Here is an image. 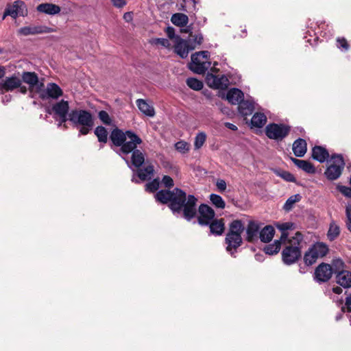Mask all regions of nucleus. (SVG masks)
Wrapping results in <instances>:
<instances>
[{
  "label": "nucleus",
  "mask_w": 351,
  "mask_h": 351,
  "mask_svg": "<svg viewBox=\"0 0 351 351\" xmlns=\"http://www.w3.org/2000/svg\"><path fill=\"white\" fill-rule=\"evenodd\" d=\"M155 197L162 204L169 203V208L173 213H180L183 211V217L188 221L193 219L197 213L196 202L197 199L193 195L186 197V193L178 188L173 191L160 190Z\"/></svg>",
  "instance_id": "nucleus-1"
},
{
  "label": "nucleus",
  "mask_w": 351,
  "mask_h": 351,
  "mask_svg": "<svg viewBox=\"0 0 351 351\" xmlns=\"http://www.w3.org/2000/svg\"><path fill=\"white\" fill-rule=\"evenodd\" d=\"M110 139L114 145L121 147L120 152L123 154H130L137 149L138 145L143 143L142 139L132 131L124 132L119 129L112 131Z\"/></svg>",
  "instance_id": "nucleus-2"
},
{
  "label": "nucleus",
  "mask_w": 351,
  "mask_h": 351,
  "mask_svg": "<svg viewBox=\"0 0 351 351\" xmlns=\"http://www.w3.org/2000/svg\"><path fill=\"white\" fill-rule=\"evenodd\" d=\"M69 121L79 130V135H86L94 125L92 114L84 110H71L69 114Z\"/></svg>",
  "instance_id": "nucleus-3"
},
{
  "label": "nucleus",
  "mask_w": 351,
  "mask_h": 351,
  "mask_svg": "<svg viewBox=\"0 0 351 351\" xmlns=\"http://www.w3.org/2000/svg\"><path fill=\"white\" fill-rule=\"evenodd\" d=\"M303 239L302 234L297 232L288 240L287 245L282 252V261L286 265L295 263L301 256L300 243Z\"/></svg>",
  "instance_id": "nucleus-4"
},
{
  "label": "nucleus",
  "mask_w": 351,
  "mask_h": 351,
  "mask_svg": "<svg viewBox=\"0 0 351 351\" xmlns=\"http://www.w3.org/2000/svg\"><path fill=\"white\" fill-rule=\"evenodd\" d=\"M208 57L209 52L207 51H202L193 54L189 69L195 73L204 74L210 66V62L208 61Z\"/></svg>",
  "instance_id": "nucleus-5"
},
{
  "label": "nucleus",
  "mask_w": 351,
  "mask_h": 351,
  "mask_svg": "<svg viewBox=\"0 0 351 351\" xmlns=\"http://www.w3.org/2000/svg\"><path fill=\"white\" fill-rule=\"evenodd\" d=\"M328 162L329 165L324 173L325 176L330 180H337L341 175L345 166L343 156L341 154H334Z\"/></svg>",
  "instance_id": "nucleus-6"
},
{
  "label": "nucleus",
  "mask_w": 351,
  "mask_h": 351,
  "mask_svg": "<svg viewBox=\"0 0 351 351\" xmlns=\"http://www.w3.org/2000/svg\"><path fill=\"white\" fill-rule=\"evenodd\" d=\"M328 252V246L324 243H316L305 253L304 261L306 265H312L317 258L326 255Z\"/></svg>",
  "instance_id": "nucleus-7"
},
{
  "label": "nucleus",
  "mask_w": 351,
  "mask_h": 351,
  "mask_svg": "<svg viewBox=\"0 0 351 351\" xmlns=\"http://www.w3.org/2000/svg\"><path fill=\"white\" fill-rule=\"evenodd\" d=\"M290 132V127L285 124L270 123L265 128L267 136L275 141H282Z\"/></svg>",
  "instance_id": "nucleus-8"
},
{
  "label": "nucleus",
  "mask_w": 351,
  "mask_h": 351,
  "mask_svg": "<svg viewBox=\"0 0 351 351\" xmlns=\"http://www.w3.org/2000/svg\"><path fill=\"white\" fill-rule=\"evenodd\" d=\"M69 104L67 101L62 99L56 102L51 107V110L54 113V118L58 119V126L61 127L64 124V128H66L65 123L69 120Z\"/></svg>",
  "instance_id": "nucleus-9"
},
{
  "label": "nucleus",
  "mask_w": 351,
  "mask_h": 351,
  "mask_svg": "<svg viewBox=\"0 0 351 351\" xmlns=\"http://www.w3.org/2000/svg\"><path fill=\"white\" fill-rule=\"evenodd\" d=\"M39 96L42 99H58L63 95L61 88L55 83L47 84L45 88L44 87L38 90Z\"/></svg>",
  "instance_id": "nucleus-10"
},
{
  "label": "nucleus",
  "mask_w": 351,
  "mask_h": 351,
  "mask_svg": "<svg viewBox=\"0 0 351 351\" xmlns=\"http://www.w3.org/2000/svg\"><path fill=\"white\" fill-rule=\"evenodd\" d=\"M206 80L208 86L215 89H226L229 85V80L225 75L208 73Z\"/></svg>",
  "instance_id": "nucleus-11"
},
{
  "label": "nucleus",
  "mask_w": 351,
  "mask_h": 351,
  "mask_svg": "<svg viewBox=\"0 0 351 351\" xmlns=\"http://www.w3.org/2000/svg\"><path fill=\"white\" fill-rule=\"evenodd\" d=\"M22 84V80L19 73L6 77L0 82L1 91H13Z\"/></svg>",
  "instance_id": "nucleus-12"
},
{
  "label": "nucleus",
  "mask_w": 351,
  "mask_h": 351,
  "mask_svg": "<svg viewBox=\"0 0 351 351\" xmlns=\"http://www.w3.org/2000/svg\"><path fill=\"white\" fill-rule=\"evenodd\" d=\"M198 212V222L200 225H208L214 219L215 215V211L207 204H201L199 207Z\"/></svg>",
  "instance_id": "nucleus-13"
},
{
  "label": "nucleus",
  "mask_w": 351,
  "mask_h": 351,
  "mask_svg": "<svg viewBox=\"0 0 351 351\" xmlns=\"http://www.w3.org/2000/svg\"><path fill=\"white\" fill-rule=\"evenodd\" d=\"M22 82L27 84L32 90L37 93L44 87V83L40 82L38 75L34 72H23L21 75Z\"/></svg>",
  "instance_id": "nucleus-14"
},
{
  "label": "nucleus",
  "mask_w": 351,
  "mask_h": 351,
  "mask_svg": "<svg viewBox=\"0 0 351 351\" xmlns=\"http://www.w3.org/2000/svg\"><path fill=\"white\" fill-rule=\"evenodd\" d=\"M332 272L330 265L322 263L315 269V278L319 282H327L331 278Z\"/></svg>",
  "instance_id": "nucleus-15"
},
{
  "label": "nucleus",
  "mask_w": 351,
  "mask_h": 351,
  "mask_svg": "<svg viewBox=\"0 0 351 351\" xmlns=\"http://www.w3.org/2000/svg\"><path fill=\"white\" fill-rule=\"evenodd\" d=\"M25 5L22 1H16L14 3L7 8L5 10L3 19L6 16H10L16 19L19 16H23L25 14Z\"/></svg>",
  "instance_id": "nucleus-16"
},
{
  "label": "nucleus",
  "mask_w": 351,
  "mask_h": 351,
  "mask_svg": "<svg viewBox=\"0 0 351 351\" xmlns=\"http://www.w3.org/2000/svg\"><path fill=\"white\" fill-rule=\"evenodd\" d=\"M130 161L126 160L128 167L132 169V166L135 168L141 167L145 160V152L142 149H137L130 152Z\"/></svg>",
  "instance_id": "nucleus-17"
},
{
  "label": "nucleus",
  "mask_w": 351,
  "mask_h": 351,
  "mask_svg": "<svg viewBox=\"0 0 351 351\" xmlns=\"http://www.w3.org/2000/svg\"><path fill=\"white\" fill-rule=\"evenodd\" d=\"M175 45V52L179 55L182 58H185L188 56L189 52L195 49V46H190L189 42L182 39L180 36H177Z\"/></svg>",
  "instance_id": "nucleus-18"
},
{
  "label": "nucleus",
  "mask_w": 351,
  "mask_h": 351,
  "mask_svg": "<svg viewBox=\"0 0 351 351\" xmlns=\"http://www.w3.org/2000/svg\"><path fill=\"white\" fill-rule=\"evenodd\" d=\"M54 29L47 26L36 25L23 27L19 29V34L28 36L31 34H39L53 32Z\"/></svg>",
  "instance_id": "nucleus-19"
},
{
  "label": "nucleus",
  "mask_w": 351,
  "mask_h": 351,
  "mask_svg": "<svg viewBox=\"0 0 351 351\" xmlns=\"http://www.w3.org/2000/svg\"><path fill=\"white\" fill-rule=\"evenodd\" d=\"M226 242L228 245L226 247L227 251L233 254L232 250H235L242 243L241 236L239 234L228 232L226 237Z\"/></svg>",
  "instance_id": "nucleus-20"
},
{
  "label": "nucleus",
  "mask_w": 351,
  "mask_h": 351,
  "mask_svg": "<svg viewBox=\"0 0 351 351\" xmlns=\"http://www.w3.org/2000/svg\"><path fill=\"white\" fill-rule=\"evenodd\" d=\"M255 108L256 107L254 101L250 99H243L239 104L238 107L239 113L243 117L250 115L255 110Z\"/></svg>",
  "instance_id": "nucleus-21"
},
{
  "label": "nucleus",
  "mask_w": 351,
  "mask_h": 351,
  "mask_svg": "<svg viewBox=\"0 0 351 351\" xmlns=\"http://www.w3.org/2000/svg\"><path fill=\"white\" fill-rule=\"evenodd\" d=\"M244 94L239 88L230 89L226 95V99L232 104H239L243 99Z\"/></svg>",
  "instance_id": "nucleus-22"
},
{
  "label": "nucleus",
  "mask_w": 351,
  "mask_h": 351,
  "mask_svg": "<svg viewBox=\"0 0 351 351\" xmlns=\"http://www.w3.org/2000/svg\"><path fill=\"white\" fill-rule=\"evenodd\" d=\"M293 152L296 157H302L306 153L307 144L304 139L298 138L293 143Z\"/></svg>",
  "instance_id": "nucleus-23"
},
{
  "label": "nucleus",
  "mask_w": 351,
  "mask_h": 351,
  "mask_svg": "<svg viewBox=\"0 0 351 351\" xmlns=\"http://www.w3.org/2000/svg\"><path fill=\"white\" fill-rule=\"evenodd\" d=\"M259 230V225L254 221H250L246 228L247 240L250 242L256 240L260 232Z\"/></svg>",
  "instance_id": "nucleus-24"
},
{
  "label": "nucleus",
  "mask_w": 351,
  "mask_h": 351,
  "mask_svg": "<svg viewBox=\"0 0 351 351\" xmlns=\"http://www.w3.org/2000/svg\"><path fill=\"white\" fill-rule=\"evenodd\" d=\"M337 282L344 288L351 287V272L346 270L339 271L336 276Z\"/></svg>",
  "instance_id": "nucleus-25"
},
{
  "label": "nucleus",
  "mask_w": 351,
  "mask_h": 351,
  "mask_svg": "<svg viewBox=\"0 0 351 351\" xmlns=\"http://www.w3.org/2000/svg\"><path fill=\"white\" fill-rule=\"evenodd\" d=\"M312 158L319 162H324L329 158V153L323 147L315 146L312 149Z\"/></svg>",
  "instance_id": "nucleus-26"
},
{
  "label": "nucleus",
  "mask_w": 351,
  "mask_h": 351,
  "mask_svg": "<svg viewBox=\"0 0 351 351\" xmlns=\"http://www.w3.org/2000/svg\"><path fill=\"white\" fill-rule=\"evenodd\" d=\"M154 172V166L152 164L147 165L142 169H139L136 171V176L142 180L145 181L151 179Z\"/></svg>",
  "instance_id": "nucleus-27"
},
{
  "label": "nucleus",
  "mask_w": 351,
  "mask_h": 351,
  "mask_svg": "<svg viewBox=\"0 0 351 351\" xmlns=\"http://www.w3.org/2000/svg\"><path fill=\"white\" fill-rule=\"evenodd\" d=\"M291 161L300 169L308 173H314L315 169L314 166L307 160H299L293 157H291Z\"/></svg>",
  "instance_id": "nucleus-28"
},
{
  "label": "nucleus",
  "mask_w": 351,
  "mask_h": 351,
  "mask_svg": "<svg viewBox=\"0 0 351 351\" xmlns=\"http://www.w3.org/2000/svg\"><path fill=\"white\" fill-rule=\"evenodd\" d=\"M136 105L140 111L146 116L152 117L155 115V110L154 107L147 104L144 99H137Z\"/></svg>",
  "instance_id": "nucleus-29"
},
{
  "label": "nucleus",
  "mask_w": 351,
  "mask_h": 351,
  "mask_svg": "<svg viewBox=\"0 0 351 351\" xmlns=\"http://www.w3.org/2000/svg\"><path fill=\"white\" fill-rule=\"evenodd\" d=\"M37 10L40 12L53 15L59 13L60 8L52 3H41L38 5Z\"/></svg>",
  "instance_id": "nucleus-30"
},
{
  "label": "nucleus",
  "mask_w": 351,
  "mask_h": 351,
  "mask_svg": "<svg viewBox=\"0 0 351 351\" xmlns=\"http://www.w3.org/2000/svg\"><path fill=\"white\" fill-rule=\"evenodd\" d=\"M275 230L271 226H266L259 232V238L262 242L268 243L273 239Z\"/></svg>",
  "instance_id": "nucleus-31"
},
{
  "label": "nucleus",
  "mask_w": 351,
  "mask_h": 351,
  "mask_svg": "<svg viewBox=\"0 0 351 351\" xmlns=\"http://www.w3.org/2000/svg\"><path fill=\"white\" fill-rule=\"evenodd\" d=\"M171 21L176 26L184 27L189 22V18L183 13H176L172 15Z\"/></svg>",
  "instance_id": "nucleus-32"
},
{
  "label": "nucleus",
  "mask_w": 351,
  "mask_h": 351,
  "mask_svg": "<svg viewBox=\"0 0 351 351\" xmlns=\"http://www.w3.org/2000/svg\"><path fill=\"white\" fill-rule=\"evenodd\" d=\"M266 122L267 117L265 115V114L261 112L255 113L251 119L252 126L258 128H261L263 126H264Z\"/></svg>",
  "instance_id": "nucleus-33"
},
{
  "label": "nucleus",
  "mask_w": 351,
  "mask_h": 351,
  "mask_svg": "<svg viewBox=\"0 0 351 351\" xmlns=\"http://www.w3.org/2000/svg\"><path fill=\"white\" fill-rule=\"evenodd\" d=\"M208 225H210V230L212 234L220 235L223 233L224 230V223L222 219L213 220Z\"/></svg>",
  "instance_id": "nucleus-34"
},
{
  "label": "nucleus",
  "mask_w": 351,
  "mask_h": 351,
  "mask_svg": "<svg viewBox=\"0 0 351 351\" xmlns=\"http://www.w3.org/2000/svg\"><path fill=\"white\" fill-rule=\"evenodd\" d=\"M285 242L280 239L279 240H276L274 243L266 245L264 248L265 254L269 255L277 254L280 250L282 243Z\"/></svg>",
  "instance_id": "nucleus-35"
},
{
  "label": "nucleus",
  "mask_w": 351,
  "mask_h": 351,
  "mask_svg": "<svg viewBox=\"0 0 351 351\" xmlns=\"http://www.w3.org/2000/svg\"><path fill=\"white\" fill-rule=\"evenodd\" d=\"M340 234V228L334 221H331L327 232L328 239L330 241L336 239Z\"/></svg>",
  "instance_id": "nucleus-36"
},
{
  "label": "nucleus",
  "mask_w": 351,
  "mask_h": 351,
  "mask_svg": "<svg viewBox=\"0 0 351 351\" xmlns=\"http://www.w3.org/2000/svg\"><path fill=\"white\" fill-rule=\"evenodd\" d=\"M302 197L300 194H295L289 197L284 204L283 208L286 211L291 210L296 202L300 201Z\"/></svg>",
  "instance_id": "nucleus-37"
},
{
  "label": "nucleus",
  "mask_w": 351,
  "mask_h": 351,
  "mask_svg": "<svg viewBox=\"0 0 351 351\" xmlns=\"http://www.w3.org/2000/svg\"><path fill=\"white\" fill-rule=\"evenodd\" d=\"M244 230V226L240 220H234L230 225L229 233L241 234Z\"/></svg>",
  "instance_id": "nucleus-38"
},
{
  "label": "nucleus",
  "mask_w": 351,
  "mask_h": 351,
  "mask_svg": "<svg viewBox=\"0 0 351 351\" xmlns=\"http://www.w3.org/2000/svg\"><path fill=\"white\" fill-rule=\"evenodd\" d=\"M95 134L100 143H106L108 140V132L103 126H98L95 128Z\"/></svg>",
  "instance_id": "nucleus-39"
},
{
  "label": "nucleus",
  "mask_w": 351,
  "mask_h": 351,
  "mask_svg": "<svg viewBox=\"0 0 351 351\" xmlns=\"http://www.w3.org/2000/svg\"><path fill=\"white\" fill-rule=\"evenodd\" d=\"M210 200L211 203L217 208L223 209L226 206V203L224 200L219 195L214 193L210 194Z\"/></svg>",
  "instance_id": "nucleus-40"
},
{
  "label": "nucleus",
  "mask_w": 351,
  "mask_h": 351,
  "mask_svg": "<svg viewBox=\"0 0 351 351\" xmlns=\"http://www.w3.org/2000/svg\"><path fill=\"white\" fill-rule=\"evenodd\" d=\"M186 84L195 90H199L203 88V83L202 81L194 78L190 77L186 80Z\"/></svg>",
  "instance_id": "nucleus-41"
},
{
  "label": "nucleus",
  "mask_w": 351,
  "mask_h": 351,
  "mask_svg": "<svg viewBox=\"0 0 351 351\" xmlns=\"http://www.w3.org/2000/svg\"><path fill=\"white\" fill-rule=\"evenodd\" d=\"M291 227V224L289 223H282L277 224V228L282 231V234L280 236V239L283 241H286L288 237V234L287 233V230L290 229Z\"/></svg>",
  "instance_id": "nucleus-42"
},
{
  "label": "nucleus",
  "mask_w": 351,
  "mask_h": 351,
  "mask_svg": "<svg viewBox=\"0 0 351 351\" xmlns=\"http://www.w3.org/2000/svg\"><path fill=\"white\" fill-rule=\"evenodd\" d=\"M160 186V181L158 178L154 179L145 185V190L149 192H154L158 190Z\"/></svg>",
  "instance_id": "nucleus-43"
},
{
  "label": "nucleus",
  "mask_w": 351,
  "mask_h": 351,
  "mask_svg": "<svg viewBox=\"0 0 351 351\" xmlns=\"http://www.w3.org/2000/svg\"><path fill=\"white\" fill-rule=\"evenodd\" d=\"M206 136L204 132H199L197 134L195 139V149H199L205 143Z\"/></svg>",
  "instance_id": "nucleus-44"
},
{
  "label": "nucleus",
  "mask_w": 351,
  "mask_h": 351,
  "mask_svg": "<svg viewBox=\"0 0 351 351\" xmlns=\"http://www.w3.org/2000/svg\"><path fill=\"white\" fill-rule=\"evenodd\" d=\"M175 147L178 152L184 154L189 150V144L185 141H180L176 143Z\"/></svg>",
  "instance_id": "nucleus-45"
},
{
  "label": "nucleus",
  "mask_w": 351,
  "mask_h": 351,
  "mask_svg": "<svg viewBox=\"0 0 351 351\" xmlns=\"http://www.w3.org/2000/svg\"><path fill=\"white\" fill-rule=\"evenodd\" d=\"M332 267H333L332 270L335 273L338 274L339 271H341L342 270H343L344 263L343 262L342 260H341L339 258L335 259L332 261Z\"/></svg>",
  "instance_id": "nucleus-46"
},
{
  "label": "nucleus",
  "mask_w": 351,
  "mask_h": 351,
  "mask_svg": "<svg viewBox=\"0 0 351 351\" xmlns=\"http://www.w3.org/2000/svg\"><path fill=\"white\" fill-rule=\"evenodd\" d=\"M98 117L99 119L106 125H111L112 120L106 111L101 110L99 112Z\"/></svg>",
  "instance_id": "nucleus-47"
},
{
  "label": "nucleus",
  "mask_w": 351,
  "mask_h": 351,
  "mask_svg": "<svg viewBox=\"0 0 351 351\" xmlns=\"http://www.w3.org/2000/svg\"><path fill=\"white\" fill-rule=\"evenodd\" d=\"M152 44L154 45H160L162 47L169 48L171 46V44L167 38H154L152 41Z\"/></svg>",
  "instance_id": "nucleus-48"
},
{
  "label": "nucleus",
  "mask_w": 351,
  "mask_h": 351,
  "mask_svg": "<svg viewBox=\"0 0 351 351\" xmlns=\"http://www.w3.org/2000/svg\"><path fill=\"white\" fill-rule=\"evenodd\" d=\"M162 183L164 186L170 188L172 187L174 184L173 179L169 176H164L162 179Z\"/></svg>",
  "instance_id": "nucleus-49"
},
{
  "label": "nucleus",
  "mask_w": 351,
  "mask_h": 351,
  "mask_svg": "<svg viewBox=\"0 0 351 351\" xmlns=\"http://www.w3.org/2000/svg\"><path fill=\"white\" fill-rule=\"evenodd\" d=\"M216 186L221 193L224 192L226 189L227 184L224 180L218 179L216 182Z\"/></svg>",
  "instance_id": "nucleus-50"
},
{
  "label": "nucleus",
  "mask_w": 351,
  "mask_h": 351,
  "mask_svg": "<svg viewBox=\"0 0 351 351\" xmlns=\"http://www.w3.org/2000/svg\"><path fill=\"white\" fill-rule=\"evenodd\" d=\"M337 189L346 197H351V188L339 185Z\"/></svg>",
  "instance_id": "nucleus-51"
},
{
  "label": "nucleus",
  "mask_w": 351,
  "mask_h": 351,
  "mask_svg": "<svg viewBox=\"0 0 351 351\" xmlns=\"http://www.w3.org/2000/svg\"><path fill=\"white\" fill-rule=\"evenodd\" d=\"M337 43H338V45L337 47L339 48V49H342L345 51L348 50V43H347V40L345 39V38H338L337 39Z\"/></svg>",
  "instance_id": "nucleus-52"
},
{
  "label": "nucleus",
  "mask_w": 351,
  "mask_h": 351,
  "mask_svg": "<svg viewBox=\"0 0 351 351\" xmlns=\"http://www.w3.org/2000/svg\"><path fill=\"white\" fill-rule=\"evenodd\" d=\"M280 176L282 178H284L285 180L289 181V182H293L295 180L294 176L291 173H290L289 172H287V171H283L280 174Z\"/></svg>",
  "instance_id": "nucleus-53"
},
{
  "label": "nucleus",
  "mask_w": 351,
  "mask_h": 351,
  "mask_svg": "<svg viewBox=\"0 0 351 351\" xmlns=\"http://www.w3.org/2000/svg\"><path fill=\"white\" fill-rule=\"evenodd\" d=\"M166 34L170 39L175 38V40H176L177 36H176L175 35V29L173 27H167L166 29Z\"/></svg>",
  "instance_id": "nucleus-54"
},
{
  "label": "nucleus",
  "mask_w": 351,
  "mask_h": 351,
  "mask_svg": "<svg viewBox=\"0 0 351 351\" xmlns=\"http://www.w3.org/2000/svg\"><path fill=\"white\" fill-rule=\"evenodd\" d=\"M112 4L117 8H123L126 5L125 0H112Z\"/></svg>",
  "instance_id": "nucleus-55"
},
{
  "label": "nucleus",
  "mask_w": 351,
  "mask_h": 351,
  "mask_svg": "<svg viewBox=\"0 0 351 351\" xmlns=\"http://www.w3.org/2000/svg\"><path fill=\"white\" fill-rule=\"evenodd\" d=\"M194 42L197 45H201L203 42V36L201 34H197L194 36Z\"/></svg>",
  "instance_id": "nucleus-56"
},
{
  "label": "nucleus",
  "mask_w": 351,
  "mask_h": 351,
  "mask_svg": "<svg viewBox=\"0 0 351 351\" xmlns=\"http://www.w3.org/2000/svg\"><path fill=\"white\" fill-rule=\"evenodd\" d=\"M224 125L226 128H228V129H230L231 130H233V131L237 130V127L231 123L226 122V123H225Z\"/></svg>",
  "instance_id": "nucleus-57"
},
{
  "label": "nucleus",
  "mask_w": 351,
  "mask_h": 351,
  "mask_svg": "<svg viewBox=\"0 0 351 351\" xmlns=\"http://www.w3.org/2000/svg\"><path fill=\"white\" fill-rule=\"evenodd\" d=\"M346 226L350 232H351V215H348L346 221Z\"/></svg>",
  "instance_id": "nucleus-58"
},
{
  "label": "nucleus",
  "mask_w": 351,
  "mask_h": 351,
  "mask_svg": "<svg viewBox=\"0 0 351 351\" xmlns=\"http://www.w3.org/2000/svg\"><path fill=\"white\" fill-rule=\"evenodd\" d=\"M123 18L125 21H129L132 19V14L130 12L125 13Z\"/></svg>",
  "instance_id": "nucleus-59"
},
{
  "label": "nucleus",
  "mask_w": 351,
  "mask_h": 351,
  "mask_svg": "<svg viewBox=\"0 0 351 351\" xmlns=\"http://www.w3.org/2000/svg\"><path fill=\"white\" fill-rule=\"evenodd\" d=\"M334 293L337 294H340L342 293V289L339 287H336L332 289Z\"/></svg>",
  "instance_id": "nucleus-60"
},
{
  "label": "nucleus",
  "mask_w": 351,
  "mask_h": 351,
  "mask_svg": "<svg viewBox=\"0 0 351 351\" xmlns=\"http://www.w3.org/2000/svg\"><path fill=\"white\" fill-rule=\"evenodd\" d=\"M5 74V69L0 66V79H1Z\"/></svg>",
  "instance_id": "nucleus-61"
},
{
  "label": "nucleus",
  "mask_w": 351,
  "mask_h": 351,
  "mask_svg": "<svg viewBox=\"0 0 351 351\" xmlns=\"http://www.w3.org/2000/svg\"><path fill=\"white\" fill-rule=\"evenodd\" d=\"M18 88H19V91L21 93L25 94L27 93V88H26V86H23L22 84Z\"/></svg>",
  "instance_id": "nucleus-62"
},
{
  "label": "nucleus",
  "mask_w": 351,
  "mask_h": 351,
  "mask_svg": "<svg viewBox=\"0 0 351 351\" xmlns=\"http://www.w3.org/2000/svg\"><path fill=\"white\" fill-rule=\"evenodd\" d=\"M348 215H351V204L346 208V216L348 217Z\"/></svg>",
  "instance_id": "nucleus-63"
},
{
  "label": "nucleus",
  "mask_w": 351,
  "mask_h": 351,
  "mask_svg": "<svg viewBox=\"0 0 351 351\" xmlns=\"http://www.w3.org/2000/svg\"><path fill=\"white\" fill-rule=\"evenodd\" d=\"M11 96L10 95H5L4 98H3V101H5V99L6 101H9L10 100Z\"/></svg>",
  "instance_id": "nucleus-64"
}]
</instances>
